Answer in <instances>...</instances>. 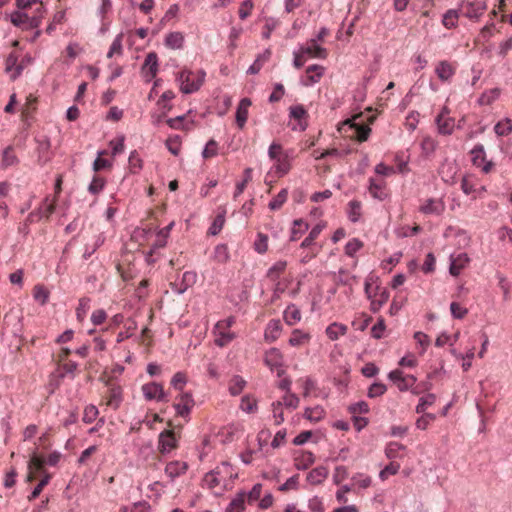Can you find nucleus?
Instances as JSON below:
<instances>
[{"mask_svg": "<svg viewBox=\"0 0 512 512\" xmlns=\"http://www.w3.org/2000/svg\"><path fill=\"white\" fill-rule=\"evenodd\" d=\"M355 120L356 119H353L352 121L347 122L350 125V128L354 130L352 137H355L360 142L366 141L371 132L370 127L368 125L356 123Z\"/></svg>", "mask_w": 512, "mask_h": 512, "instance_id": "30", "label": "nucleus"}, {"mask_svg": "<svg viewBox=\"0 0 512 512\" xmlns=\"http://www.w3.org/2000/svg\"><path fill=\"white\" fill-rule=\"evenodd\" d=\"M105 155H107L106 150L100 151L98 153V157L96 158V160L93 163V170L95 172H98L100 170L111 167V163L107 159L103 158V156H105Z\"/></svg>", "mask_w": 512, "mask_h": 512, "instance_id": "61", "label": "nucleus"}, {"mask_svg": "<svg viewBox=\"0 0 512 512\" xmlns=\"http://www.w3.org/2000/svg\"><path fill=\"white\" fill-rule=\"evenodd\" d=\"M128 163L132 173H137L142 168V159L137 151L134 150L130 153Z\"/></svg>", "mask_w": 512, "mask_h": 512, "instance_id": "60", "label": "nucleus"}, {"mask_svg": "<svg viewBox=\"0 0 512 512\" xmlns=\"http://www.w3.org/2000/svg\"><path fill=\"white\" fill-rule=\"evenodd\" d=\"M486 9L487 5L484 0H463L459 6L460 14L471 20H477Z\"/></svg>", "mask_w": 512, "mask_h": 512, "instance_id": "4", "label": "nucleus"}, {"mask_svg": "<svg viewBox=\"0 0 512 512\" xmlns=\"http://www.w3.org/2000/svg\"><path fill=\"white\" fill-rule=\"evenodd\" d=\"M122 402V388L119 385L111 384L102 396V404L116 410Z\"/></svg>", "mask_w": 512, "mask_h": 512, "instance_id": "8", "label": "nucleus"}, {"mask_svg": "<svg viewBox=\"0 0 512 512\" xmlns=\"http://www.w3.org/2000/svg\"><path fill=\"white\" fill-rule=\"evenodd\" d=\"M34 299L44 305L49 297V291L42 285H37L33 289Z\"/></svg>", "mask_w": 512, "mask_h": 512, "instance_id": "58", "label": "nucleus"}, {"mask_svg": "<svg viewBox=\"0 0 512 512\" xmlns=\"http://www.w3.org/2000/svg\"><path fill=\"white\" fill-rule=\"evenodd\" d=\"M206 73L203 70L192 71L183 68L177 73L176 80L179 83L180 90L184 94H191L200 89L205 80Z\"/></svg>", "mask_w": 512, "mask_h": 512, "instance_id": "1", "label": "nucleus"}, {"mask_svg": "<svg viewBox=\"0 0 512 512\" xmlns=\"http://www.w3.org/2000/svg\"><path fill=\"white\" fill-rule=\"evenodd\" d=\"M271 57V50L266 49L262 54L258 55L254 63L249 67L248 73L250 74H257L263 65L270 59Z\"/></svg>", "mask_w": 512, "mask_h": 512, "instance_id": "43", "label": "nucleus"}, {"mask_svg": "<svg viewBox=\"0 0 512 512\" xmlns=\"http://www.w3.org/2000/svg\"><path fill=\"white\" fill-rule=\"evenodd\" d=\"M437 145V141L431 136H424L420 143L422 154L426 157H429L435 152Z\"/></svg>", "mask_w": 512, "mask_h": 512, "instance_id": "46", "label": "nucleus"}, {"mask_svg": "<svg viewBox=\"0 0 512 512\" xmlns=\"http://www.w3.org/2000/svg\"><path fill=\"white\" fill-rule=\"evenodd\" d=\"M56 201H57V196H54L52 199H50V197L47 196L43 200V202L41 203L39 208L36 210L37 213L39 214V219H41L43 217L48 219L54 213V211L56 209Z\"/></svg>", "mask_w": 512, "mask_h": 512, "instance_id": "28", "label": "nucleus"}, {"mask_svg": "<svg viewBox=\"0 0 512 512\" xmlns=\"http://www.w3.org/2000/svg\"><path fill=\"white\" fill-rule=\"evenodd\" d=\"M388 377L400 391H407L412 389L417 381L415 376L404 374V372L400 369L391 371Z\"/></svg>", "mask_w": 512, "mask_h": 512, "instance_id": "7", "label": "nucleus"}, {"mask_svg": "<svg viewBox=\"0 0 512 512\" xmlns=\"http://www.w3.org/2000/svg\"><path fill=\"white\" fill-rule=\"evenodd\" d=\"M186 120V115H183V116H178V117H175V118H170L166 121V123L168 124V126L172 129H176V130H189L190 129V125L188 122H185Z\"/></svg>", "mask_w": 512, "mask_h": 512, "instance_id": "52", "label": "nucleus"}, {"mask_svg": "<svg viewBox=\"0 0 512 512\" xmlns=\"http://www.w3.org/2000/svg\"><path fill=\"white\" fill-rule=\"evenodd\" d=\"M457 69L456 63L449 62L447 60L439 61L435 66V73L437 77L443 81H450L454 76Z\"/></svg>", "mask_w": 512, "mask_h": 512, "instance_id": "15", "label": "nucleus"}, {"mask_svg": "<svg viewBox=\"0 0 512 512\" xmlns=\"http://www.w3.org/2000/svg\"><path fill=\"white\" fill-rule=\"evenodd\" d=\"M246 492L242 491L236 494L227 506L225 512H243L245 509Z\"/></svg>", "mask_w": 512, "mask_h": 512, "instance_id": "33", "label": "nucleus"}, {"mask_svg": "<svg viewBox=\"0 0 512 512\" xmlns=\"http://www.w3.org/2000/svg\"><path fill=\"white\" fill-rule=\"evenodd\" d=\"M389 299V292L385 289L375 293L372 298L371 306L374 311L378 310Z\"/></svg>", "mask_w": 512, "mask_h": 512, "instance_id": "48", "label": "nucleus"}, {"mask_svg": "<svg viewBox=\"0 0 512 512\" xmlns=\"http://www.w3.org/2000/svg\"><path fill=\"white\" fill-rule=\"evenodd\" d=\"M315 462V456L310 451H300L294 457V466L298 470H306Z\"/></svg>", "mask_w": 512, "mask_h": 512, "instance_id": "22", "label": "nucleus"}, {"mask_svg": "<svg viewBox=\"0 0 512 512\" xmlns=\"http://www.w3.org/2000/svg\"><path fill=\"white\" fill-rule=\"evenodd\" d=\"M142 393L146 400L164 401L166 394L163 386L156 382L146 383L141 388Z\"/></svg>", "mask_w": 512, "mask_h": 512, "instance_id": "13", "label": "nucleus"}, {"mask_svg": "<svg viewBox=\"0 0 512 512\" xmlns=\"http://www.w3.org/2000/svg\"><path fill=\"white\" fill-rule=\"evenodd\" d=\"M246 381L239 375H234L228 384L229 392L232 396L239 395L245 388Z\"/></svg>", "mask_w": 512, "mask_h": 512, "instance_id": "41", "label": "nucleus"}, {"mask_svg": "<svg viewBox=\"0 0 512 512\" xmlns=\"http://www.w3.org/2000/svg\"><path fill=\"white\" fill-rule=\"evenodd\" d=\"M423 415L417 419L416 427L421 430H426L428 426L435 421L436 416L431 413H422Z\"/></svg>", "mask_w": 512, "mask_h": 512, "instance_id": "62", "label": "nucleus"}, {"mask_svg": "<svg viewBox=\"0 0 512 512\" xmlns=\"http://www.w3.org/2000/svg\"><path fill=\"white\" fill-rule=\"evenodd\" d=\"M281 330H282V325H281L280 320H276V319L270 320L265 329V333H264L265 340L268 342L276 341L281 334Z\"/></svg>", "mask_w": 512, "mask_h": 512, "instance_id": "27", "label": "nucleus"}, {"mask_svg": "<svg viewBox=\"0 0 512 512\" xmlns=\"http://www.w3.org/2000/svg\"><path fill=\"white\" fill-rule=\"evenodd\" d=\"M406 447L398 442H390L385 449V454L389 459L404 457Z\"/></svg>", "mask_w": 512, "mask_h": 512, "instance_id": "36", "label": "nucleus"}, {"mask_svg": "<svg viewBox=\"0 0 512 512\" xmlns=\"http://www.w3.org/2000/svg\"><path fill=\"white\" fill-rule=\"evenodd\" d=\"M309 229V224L303 219H295L292 223L290 241L299 240Z\"/></svg>", "mask_w": 512, "mask_h": 512, "instance_id": "31", "label": "nucleus"}, {"mask_svg": "<svg viewBox=\"0 0 512 512\" xmlns=\"http://www.w3.org/2000/svg\"><path fill=\"white\" fill-rule=\"evenodd\" d=\"M166 147L173 155H178L181 149V138L178 135L170 136L166 140Z\"/></svg>", "mask_w": 512, "mask_h": 512, "instance_id": "59", "label": "nucleus"}, {"mask_svg": "<svg viewBox=\"0 0 512 512\" xmlns=\"http://www.w3.org/2000/svg\"><path fill=\"white\" fill-rule=\"evenodd\" d=\"M329 471L324 466H318L312 469L306 476V481L310 485H320L322 484L328 477Z\"/></svg>", "mask_w": 512, "mask_h": 512, "instance_id": "23", "label": "nucleus"}, {"mask_svg": "<svg viewBox=\"0 0 512 512\" xmlns=\"http://www.w3.org/2000/svg\"><path fill=\"white\" fill-rule=\"evenodd\" d=\"M311 340V335L300 329H294L289 338V344L292 347H302L308 345Z\"/></svg>", "mask_w": 512, "mask_h": 512, "instance_id": "25", "label": "nucleus"}, {"mask_svg": "<svg viewBox=\"0 0 512 512\" xmlns=\"http://www.w3.org/2000/svg\"><path fill=\"white\" fill-rule=\"evenodd\" d=\"M235 322V317L230 316L226 319L219 320L215 324L212 333L216 346L221 348L226 347L236 338V334L231 330Z\"/></svg>", "mask_w": 512, "mask_h": 512, "instance_id": "2", "label": "nucleus"}, {"mask_svg": "<svg viewBox=\"0 0 512 512\" xmlns=\"http://www.w3.org/2000/svg\"><path fill=\"white\" fill-rule=\"evenodd\" d=\"M254 249L259 254H264L268 250V236L263 233H258L254 242Z\"/></svg>", "mask_w": 512, "mask_h": 512, "instance_id": "57", "label": "nucleus"}, {"mask_svg": "<svg viewBox=\"0 0 512 512\" xmlns=\"http://www.w3.org/2000/svg\"><path fill=\"white\" fill-rule=\"evenodd\" d=\"M439 134L450 135L452 134L455 127L454 118L449 116V110L447 107H443L442 111L435 119Z\"/></svg>", "mask_w": 512, "mask_h": 512, "instance_id": "9", "label": "nucleus"}, {"mask_svg": "<svg viewBox=\"0 0 512 512\" xmlns=\"http://www.w3.org/2000/svg\"><path fill=\"white\" fill-rule=\"evenodd\" d=\"M158 71V57L154 52L149 53L142 66V73L147 81L152 80Z\"/></svg>", "mask_w": 512, "mask_h": 512, "instance_id": "17", "label": "nucleus"}, {"mask_svg": "<svg viewBox=\"0 0 512 512\" xmlns=\"http://www.w3.org/2000/svg\"><path fill=\"white\" fill-rule=\"evenodd\" d=\"M203 482L204 485L211 490L220 487L225 482V477L222 475L221 468L216 467V469L207 473Z\"/></svg>", "mask_w": 512, "mask_h": 512, "instance_id": "21", "label": "nucleus"}, {"mask_svg": "<svg viewBox=\"0 0 512 512\" xmlns=\"http://www.w3.org/2000/svg\"><path fill=\"white\" fill-rule=\"evenodd\" d=\"M436 401L435 394H427L420 398L418 405L416 406V413L421 414L426 411V409L432 406Z\"/></svg>", "mask_w": 512, "mask_h": 512, "instance_id": "51", "label": "nucleus"}, {"mask_svg": "<svg viewBox=\"0 0 512 512\" xmlns=\"http://www.w3.org/2000/svg\"><path fill=\"white\" fill-rule=\"evenodd\" d=\"M184 36L180 32H172L166 36L165 44L171 49H180L183 46Z\"/></svg>", "mask_w": 512, "mask_h": 512, "instance_id": "47", "label": "nucleus"}, {"mask_svg": "<svg viewBox=\"0 0 512 512\" xmlns=\"http://www.w3.org/2000/svg\"><path fill=\"white\" fill-rule=\"evenodd\" d=\"M289 116L299 122L300 130L306 129V119L308 117V113L303 105L291 106L289 108Z\"/></svg>", "mask_w": 512, "mask_h": 512, "instance_id": "29", "label": "nucleus"}, {"mask_svg": "<svg viewBox=\"0 0 512 512\" xmlns=\"http://www.w3.org/2000/svg\"><path fill=\"white\" fill-rule=\"evenodd\" d=\"M179 434L173 429H167L160 433L158 450L161 454H167L178 447Z\"/></svg>", "mask_w": 512, "mask_h": 512, "instance_id": "5", "label": "nucleus"}, {"mask_svg": "<svg viewBox=\"0 0 512 512\" xmlns=\"http://www.w3.org/2000/svg\"><path fill=\"white\" fill-rule=\"evenodd\" d=\"M362 246L363 243L360 240L353 238L345 245V253L348 256L353 257L362 248Z\"/></svg>", "mask_w": 512, "mask_h": 512, "instance_id": "63", "label": "nucleus"}, {"mask_svg": "<svg viewBox=\"0 0 512 512\" xmlns=\"http://www.w3.org/2000/svg\"><path fill=\"white\" fill-rule=\"evenodd\" d=\"M460 11L454 9H449L446 11V13L443 15L442 24L447 29H452L457 27L458 24V18H459Z\"/></svg>", "mask_w": 512, "mask_h": 512, "instance_id": "45", "label": "nucleus"}, {"mask_svg": "<svg viewBox=\"0 0 512 512\" xmlns=\"http://www.w3.org/2000/svg\"><path fill=\"white\" fill-rule=\"evenodd\" d=\"M197 280V274L193 271H186L182 275L181 288L176 289V293H184L190 286L194 285Z\"/></svg>", "mask_w": 512, "mask_h": 512, "instance_id": "44", "label": "nucleus"}, {"mask_svg": "<svg viewBox=\"0 0 512 512\" xmlns=\"http://www.w3.org/2000/svg\"><path fill=\"white\" fill-rule=\"evenodd\" d=\"M39 482L37 483V485L34 487V489L32 490L31 494L27 497L28 501H33L35 500L37 497H39V495L41 494V492L43 491V489L49 484V482L51 481L52 479V474L51 473H45L43 476L39 477Z\"/></svg>", "mask_w": 512, "mask_h": 512, "instance_id": "37", "label": "nucleus"}, {"mask_svg": "<svg viewBox=\"0 0 512 512\" xmlns=\"http://www.w3.org/2000/svg\"><path fill=\"white\" fill-rule=\"evenodd\" d=\"M369 183V193L373 198L383 201L389 196L386 183L383 180L371 178Z\"/></svg>", "mask_w": 512, "mask_h": 512, "instance_id": "19", "label": "nucleus"}, {"mask_svg": "<svg viewBox=\"0 0 512 512\" xmlns=\"http://www.w3.org/2000/svg\"><path fill=\"white\" fill-rule=\"evenodd\" d=\"M283 317L286 324L293 326L301 320V312L294 304H291L285 309Z\"/></svg>", "mask_w": 512, "mask_h": 512, "instance_id": "35", "label": "nucleus"}, {"mask_svg": "<svg viewBox=\"0 0 512 512\" xmlns=\"http://www.w3.org/2000/svg\"><path fill=\"white\" fill-rule=\"evenodd\" d=\"M300 50L310 58L325 59L328 52L325 48L317 43L316 39H310L304 46L300 47Z\"/></svg>", "mask_w": 512, "mask_h": 512, "instance_id": "16", "label": "nucleus"}, {"mask_svg": "<svg viewBox=\"0 0 512 512\" xmlns=\"http://www.w3.org/2000/svg\"><path fill=\"white\" fill-rule=\"evenodd\" d=\"M288 191L287 189H282L269 203V208L271 210L280 209L283 204L287 201Z\"/></svg>", "mask_w": 512, "mask_h": 512, "instance_id": "53", "label": "nucleus"}, {"mask_svg": "<svg viewBox=\"0 0 512 512\" xmlns=\"http://www.w3.org/2000/svg\"><path fill=\"white\" fill-rule=\"evenodd\" d=\"M274 164L272 166V170L275 171L278 177H282L287 174L290 170V163L288 156L285 154L282 157L276 158L273 160Z\"/></svg>", "mask_w": 512, "mask_h": 512, "instance_id": "34", "label": "nucleus"}, {"mask_svg": "<svg viewBox=\"0 0 512 512\" xmlns=\"http://www.w3.org/2000/svg\"><path fill=\"white\" fill-rule=\"evenodd\" d=\"M46 466L45 457L38 453H33L30 456V459L27 464V474L25 477L26 483H32L39 477L43 476L45 473H49Z\"/></svg>", "mask_w": 512, "mask_h": 512, "instance_id": "3", "label": "nucleus"}, {"mask_svg": "<svg viewBox=\"0 0 512 512\" xmlns=\"http://www.w3.org/2000/svg\"><path fill=\"white\" fill-rule=\"evenodd\" d=\"M325 415L326 412L324 408L320 405H317L315 407L306 408L303 416L307 420L316 423L322 420L325 417Z\"/></svg>", "mask_w": 512, "mask_h": 512, "instance_id": "38", "label": "nucleus"}, {"mask_svg": "<svg viewBox=\"0 0 512 512\" xmlns=\"http://www.w3.org/2000/svg\"><path fill=\"white\" fill-rule=\"evenodd\" d=\"M11 22L17 27H38L39 20L35 17H29L26 13L17 11L11 14Z\"/></svg>", "mask_w": 512, "mask_h": 512, "instance_id": "20", "label": "nucleus"}, {"mask_svg": "<svg viewBox=\"0 0 512 512\" xmlns=\"http://www.w3.org/2000/svg\"><path fill=\"white\" fill-rule=\"evenodd\" d=\"M308 508L311 512H324L325 507L322 498L314 496L308 502Z\"/></svg>", "mask_w": 512, "mask_h": 512, "instance_id": "64", "label": "nucleus"}, {"mask_svg": "<svg viewBox=\"0 0 512 512\" xmlns=\"http://www.w3.org/2000/svg\"><path fill=\"white\" fill-rule=\"evenodd\" d=\"M264 363L271 371H276L279 377L284 374L283 354L278 348L273 347L265 352Z\"/></svg>", "mask_w": 512, "mask_h": 512, "instance_id": "6", "label": "nucleus"}, {"mask_svg": "<svg viewBox=\"0 0 512 512\" xmlns=\"http://www.w3.org/2000/svg\"><path fill=\"white\" fill-rule=\"evenodd\" d=\"M271 409H272V413H273L274 424L275 425L282 424L284 422L285 418H284L283 406L281 405V403H279L278 400L273 402L271 404Z\"/></svg>", "mask_w": 512, "mask_h": 512, "instance_id": "56", "label": "nucleus"}, {"mask_svg": "<svg viewBox=\"0 0 512 512\" xmlns=\"http://www.w3.org/2000/svg\"><path fill=\"white\" fill-rule=\"evenodd\" d=\"M494 131L499 136L508 135L510 132H512V120L506 118L498 122L494 127Z\"/></svg>", "mask_w": 512, "mask_h": 512, "instance_id": "54", "label": "nucleus"}, {"mask_svg": "<svg viewBox=\"0 0 512 512\" xmlns=\"http://www.w3.org/2000/svg\"><path fill=\"white\" fill-rule=\"evenodd\" d=\"M18 163V158L15 154L14 148L12 146H8L4 149L2 153V161L1 166L6 169L10 166H14Z\"/></svg>", "mask_w": 512, "mask_h": 512, "instance_id": "42", "label": "nucleus"}, {"mask_svg": "<svg viewBox=\"0 0 512 512\" xmlns=\"http://www.w3.org/2000/svg\"><path fill=\"white\" fill-rule=\"evenodd\" d=\"M445 207V202L441 198H429L419 207V211L425 215L440 216L445 211Z\"/></svg>", "mask_w": 512, "mask_h": 512, "instance_id": "12", "label": "nucleus"}, {"mask_svg": "<svg viewBox=\"0 0 512 512\" xmlns=\"http://www.w3.org/2000/svg\"><path fill=\"white\" fill-rule=\"evenodd\" d=\"M251 106V101L248 98H243L237 107L236 111V122L240 129L245 126L248 119V109Z\"/></svg>", "mask_w": 512, "mask_h": 512, "instance_id": "26", "label": "nucleus"}, {"mask_svg": "<svg viewBox=\"0 0 512 512\" xmlns=\"http://www.w3.org/2000/svg\"><path fill=\"white\" fill-rule=\"evenodd\" d=\"M287 267L286 261H277L267 271V277L272 281L276 282L280 276L285 272Z\"/></svg>", "mask_w": 512, "mask_h": 512, "instance_id": "39", "label": "nucleus"}, {"mask_svg": "<svg viewBox=\"0 0 512 512\" xmlns=\"http://www.w3.org/2000/svg\"><path fill=\"white\" fill-rule=\"evenodd\" d=\"M470 259L466 253H460L455 257H451L450 274L458 276L462 270L467 266Z\"/></svg>", "mask_w": 512, "mask_h": 512, "instance_id": "24", "label": "nucleus"}, {"mask_svg": "<svg viewBox=\"0 0 512 512\" xmlns=\"http://www.w3.org/2000/svg\"><path fill=\"white\" fill-rule=\"evenodd\" d=\"M77 367V363L73 361L58 363L56 373L61 379H63L65 376H71L74 378Z\"/></svg>", "mask_w": 512, "mask_h": 512, "instance_id": "32", "label": "nucleus"}, {"mask_svg": "<svg viewBox=\"0 0 512 512\" xmlns=\"http://www.w3.org/2000/svg\"><path fill=\"white\" fill-rule=\"evenodd\" d=\"M472 162L473 165L481 168L482 172L490 173L494 167L493 162L486 160V154L482 145H476L472 151Z\"/></svg>", "mask_w": 512, "mask_h": 512, "instance_id": "10", "label": "nucleus"}, {"mask_svg": "<svg viewBox=\"0 0 512 512\" xmlns=\"http://www.w3.org/2000/svg\"><path fill=\"white\" fill-rule=\"evenodd\" d=\"M306 76L302 79L304 86H311L320 81L324 74V67L321 65H310L306 68Z\"/></svg>", "mask_w": 512, "mask_h": 512, "instance_id": "18", "label": "nucleus"}, {"mask_svg": "<svg viewBox=\"0 0 512 512\" xmlns=\"http://www.w3.org/2000/svg\"><path fill=\"white\" fill-rule=\"evenodd\" d=\"M278 402L285 408L296 409L299 406L300 399L294 393H285Z\"/></svg>", "mask_w": 512, "mask_h": 512, "instance_id": "50", "label": "nucleus"}, {"mask_svg": "<svg viewBox=\"0 0 512 512\" xmlns=\"http://www.w3.org/2000/svg\"><path fill=\"white\" fill-rule=\"evenodd\" d=\"M240 408L246 413H254L257 411V400L250 395H245L241 399Z\"/></svg>", "mask_w": 512, "mask_h": 512, "instance_id": "49", "label": "nucleus"}, {"mask_svg": "<svg viewBox=\"0 0 512 512\" xmlns=\"http://www.w3.org/2000/svg\"><path fill=\"white\" fill-rule=\"evenodd\" d=\"M347 332V326L334 322L330 324L326 329V335L332 341L337 340L340 336L345 335Z\"/></svg>", "mask_w": 512, "mask_h": 512, "instance_id": "40", "label": "nucleus"}, {"mask_svg": "<svg viewBox=\"0 0 512 512\" xmlns=\"http://www.w3.org/2000/svg\"><path fill=\"white\" fill-rule=\"evenodd\" d=\"M188 464L185 461L173 460L166 464L164 473L171 480L184 475L188 470Z\"/></svg>", "mask_w": 512, "mask_h": 512, "instance_id": "14", "label": "nucleus"}, {"mask_svg": "<svg viewBox=\"0 0 512 512\" xmlns=\"http://www.w3.org/2000/svg\"><path fill=\"white\" fill-rule=\"evenodd\" d=\"M194 404L195 402L192 395L190 393L183 392L176 398L173 406L177 415L181 417H187L190 414Z\"/></svg>", "mask_w": 512, "mask_h": 512, "instance_id": "11", "label": "nucleus"}, {"mask_svg": "<svg viewBox=\"0 0 512 512\" xmlns=\"http://www.w3.org/2000/svg\"><path fill=\"white\" fill-rule=\"evenodd\" d=\"M349 218L352 222H357L361 217L362 205L360 201L352 200L348 204Z\"/></svg>", "mask_w": 512, "mask_h": 512, "instance_id": "55", "label": "nucleus"}]
</instances>
